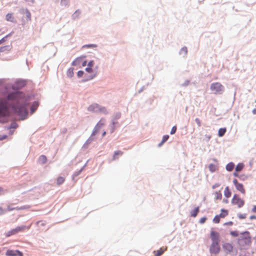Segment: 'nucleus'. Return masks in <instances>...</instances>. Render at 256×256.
<instances>
[{
    "mask_svg": "<svg viewBox=\"0 0 256 256\" xmlns=\"http://www.w3.org/2000/svg\"><path fill=\"white\" fill-rule=\"evenodd\" d=\"M7 256H16V250H8L6 252Z\"/></svg>",
    "mask_w": 256,
    "mask_h": 256,
    "instance_id": "nucleus-21",
    "label": "nucleus"
},
{
    "mask_svg": "<svg viewBox=\"0 0 256 256\" xmlns=\"http://www.w3.org/2000/svg\"><path fill=\"white\" fill-rule=\"evenodd\" d=\"M233 183L234 184L235 186L238 184L239 183L238 182V181L236 179H234L233 180Z\"/></svg>",
    "mask_w": 256,
    "mask_h": 256,
    "instance_id": "nucleus-46",
    "label": "nucleus"
},
{
    "mask_svg": "<svg viewBox=\"0 0 256 256\" xmlns=\"http://www.w3.org/2000/svg\"><path fill=\"white\" fill-rule=\"evenodd\" d=\"M36 224L40 228H42V227L46 226V222L45 221L40 220L36 222Z\"/></svg>",
    "mask_w": 256,
    "mask_h": 256,
    "instance_id": "nucleus-28",
    "label": "nucleus"
},
{
    "mask_svg": "<svg viewBox=\"0 0 256 256\" xmlns=\"http://www.w3.org/2000/svg\"><path fill=\"white\" fill-rule=\"evenodd\" d=\"M167 250V246H162L157 250L154 252V256H161Z\"/></svg>",
    "mask_w": 256,
    "mask_h": 256,
    "instance_id": "nucleus-12",
    "label": "nucleus"
},
{
    "mask_svg": "<svg viewBox=\"0 0 256 256\" xmlns=\"http://www.w3.org/2000/svg\"><path fill=\"white\" fill-rule=\"evenodd\" d=\"M88 110L94 112L108 114L107 110L105 107L101 106L97 104H94L90 106L88 108Z\"/></svg>",
    "mask_w": 256,
    "mask_h": 256,
    "instance_id": "nucleus-4",
    "label": "nucleus"
},
{
    "mask_svg": "<svg viewBox=\"0 0 256 256\" xmlns=\"http://www.w3.org/2000/svg\"><path fill=\"white\" fill-rule=\"evenodd\" d=\"M96 44H86L84 46V48H96Z\"/></svg>",
    "mask_w": 256,
    "mask_h": 256,
    "instance_id": "nucleus-36",
    "label": "nucleus"
},
{
    "mask_svg": "<svg viewBox=\"0 0 256 256\" xmlns=\"http://www.w3.org/2000/svg\"><path fill=\"white\" fill-rule=\"evenodd\" d=\"M240 237L238 240V243L241 249H246L251 244V237L248 232L246 231L241 234Z\"/></svg>",
    "mask_w": 256,
    "mask_h": 256,
    "instance_id": "nucleus-2",
    "label": "nucleus"
},
{
    "mask_svg": "<svg viewBox=\"0 0 256 256\" xmlns=\"http://www.w3.org/2000/svg\"><path fill=\"white\" fill-rule=\"evenodd\" d=\"M176 126H174L172 128V130L170 131V134H175V132H176Z\"/></svg>",
    "mask_w": 256,
    "mask_h": 256,
    "instance_id": "nucleus-34",
    "label": "nucleus"
},
{
    "mask_svg": "<svg viewBox=\"0 0 256 256\" xmlns=\"http://www.w3.org/2000/svg\"><path fill=\"white\" fill-rule=\"evenodd\" d=\"M30 208V206H24L21 207V208H16V210H23V209L28 208ZM14 209H16V208H12L10 206H8L7 210L8 211L12 210H14Z\"/></svg>",
    "mask_w": 256,
    "mask_h": 256,
    "instance_id": "nucleus-23",
    "label": "nucleus"
},
{
    "mask_svg": "<svg viewBox=\"0 0 256 256\" xmlns=\"http://www.w3.org/2000/svg\"><path fill=\"white\" fill-rule=\"evenodd\" d=\"M63 1H68V0H62V2Z\"/></svg>",
    "mask_w": 256,
    "mask_h": 256,
    "instance_id": "nucleus-59",
    "label": "nucleus"
},
{
    "mask_svg": "<svg viewBox=\"0 0 256 256\" xmlns=\"http://www.w3.org/2000/svg\"><path fill=\"white\" fill-rule=\"evenodd\" d=\"M210 238L212 242H220V235L217 232L212 230L210 232Z\"/></svg>",
    "mask_w": 256,
    "mask_h": 256,
    "instance_id": "nucleus-10",
    "label": "nucleus"
},
{
    "mask_svg": "<svg viewBox=\"0 0 256 256\" xmlns=\"http://www.w3.org/2000/svg\"><path fill=\"white\" fill-rule=\"evenodd\" d=\"M17 254H18V256H23V254L18 250H16V255Z\"/></svg>",
    "mask_w": 256,
    "mask_h": 256,
    "instance_id": "nucleus-47",
    "label": "nucleus"
},
{
    "mask_svg": "<svg viewBox=\"0 0 256 256\" xmlns=\"http://www.w3.org/2000/svg\"><path fill=\"white\" fill-rule=\"evenodd\" d=\"M228 215V212L227 210L222 209L221 210V213L219 214L220 218H224Z\"/></svg>",
    "mask_w": 256,
    "mask_h": 256,
    "instance_id": "nucleus-22",
    "label": "nucleus"
},
{
    "mask_svg": "<svg viewBox=\"0 0 256 256\" xmlns=\"http://www.w3.org/2000/svg\"><path fill=\"white\" fill-rule=\"evenodd\" d=\"M65 181V178L62 176H58L56 179V184L58 186H60Z\"/></svg>",
    "mask_w": 256,
    "mask_h": 256,
    "instance_id": "nucleus-19",
    "label": "nucleus"
},
{
    "mask_svg": "<svg viewBox=\"0 0 256 256\" xmlns=\"http://www.w3.org/2000/svg\"><path fill=\"white\" fill-rule=\"evenodd\" d=\"M4 194V190L3 188H2V187H0V196L3 194Z\"/></svg>",
    "mask_w": 256,
    "mask_h": 256,
    "instance_id": "nucleus-48",
    "label": "nucleus"
},
{
    "mask_svg": "<svg viewBox=\"0 0 256 256\" xmlns=\"http://www.w3.org/2000/svg\"><path fill=\"white\" fill-rule=\"evenodd\" d=\"M220 217L219 215H216L214 216V218H213V222L215 224H218L220 222Z\"/></svg>",
    "mask_w": 256,
    "mask_h": 256,
    "instance_id": "nucleus-29",
    "label": "nucleus"
},
{
    "mask_svg": "<svg viewBox=\"0 0 256 256\" xmlns=\"http://www.w3.org/2000/svg\"><path fill=\"white\" fill-rule=\"evenodd\" d=\"M224 88L220 82H214L211 84L210 90L214 94H220L224 90Z\"/></svg>",
    "mask_w": 256,
    "mask_h": 256,
    "instance_id": "nucleus-6",
    "label": "nucleus"
},
{
    "mask_svg": "<svg viewBox=\"0 0 256 256\" xmlns=\"http://www.w3.org/2000/svg\"><path fill=\"white\" fill-rule=\"evenodd\" d=\"M232 204L238 208H242L244 204V200L238 194H234L232 199Z\"/></svg>",
    "mask_w": 256,
    "mask_h": 256,
    "instance_id": "nucleus-5",
    "label": "nucleus"
},
{
    "mask_svg": "<svg viewBox=\"0 0 256 256\" xmlns=\"http://www.w3.org/2000/svg\"><path fill=\"white\" fill-rule=\"evenodd\" d=\"M236 188V190L240 191L242 194H246V190L244 188V186L242 184L239 183L238 184Z\"/></svg>",
    "mask_w": 256,
    "mask_h": 256,
    "instance_id": "nucleus-15",
    "label": "nucleus"
},
{
    "mask_svg": "<svg viewBox=\"0 0 256 256\" xmlns=\"http://www.w3.org/2000/svg\"><path fill=\"white\" fill-rule=\"evenodd\" d=\"M219 243L220 242H212L210 248V253L218 254L220 252V246Z\"/></svg>",
    "mask_w": 256,
    "mask_h": 256,
    "instance_id": "nucleus-8",
    "label": "nucleus"
},
{
    "mask_svg": "<svg viewBox=\"0 0 256 256\" xmlns=\"http://www.w3.org/2000/svg\"><path fill=\"white\" fill-rule=\"evenodd\" d=\"M84 74V72L82 70H79L78 72L77 75L78 77H82Z\"/></svg>",
    "mask_w": 256,
    "mask_h": 256,
    "instance_id": "nucleus-39",
    "label": "nucleus"
},
{
    "mask_svg": "<svg viewBox=\"0 0 256 256\" xmlns=\"http://www.w3.org/2000/svg\"><path fill=\"white\" fill-rule=\"evenodd\" d=\"M6 20L8 22H16V20H14V18L13 15L11 13L8 14L6 15Z\"/></svg>",
    "mask_w": 256,
    "mask_h": 256,
    "instance_id": "nucleus-16",
    "label": "nucleus"
},
{
    "mask_svg": "<svg viewBox=\"0 0 256 256\" xmlns=\"http://www.w3.org/2000/svg\"><path fill=\"white\" fill-rule=\"evenodd\" d=\"M100 122H98V125H99V124H100Z\"/></svg>",
    "mask_w": 256,
    "mask_h": 256,
    "instance_id": "nucleus-60",
    "label": "nucleus"
},
{
    "mask_svg": "<svg viewBox=\"0 0 256 256\" xmlns=\"http://www.w3.org/2000/svg\"><path fill=\"white\" fill-rule=\"evenodd\" d=\"M230 234L233 236H238V232L236 231H232L230 232Z\"/></svg>",
    "mask_w": 256,
    "mask_h": 256,
    "instance_id": "nucleus-35",
    "label": "nucleus"
},
{
    "mask_svg": "<svg viewBox=\"0 0 256 256\" xmlns=\"http://www.w3.org/2000/svg\"><path fill=\"white\" fill-rule=\"evenodd\" d=\"M22 13L26 14V20H23L22 24L24 26L26 22H28L31 21V14L30 12L28 9H22Z\"/></svg>",
    "mask_w": 256,
    "mask_h": 256,
    "instance_id": "nucleus-9",
    "label": "nucleus"
},
{
    "mask_svg": "<svg viewBox=\"0 0 256 256\" xmlns=\"http://www.w3.org/2000/svg\"><path fill=\"white\" fill-rule=\"evenodd\" d=\"M86 61L83 59L82 62V66H85L86 65Z\"/></svg>",
    "mask_w": 256,
    "mask_h": 256,
    "instance_id": "nucleus-44",
    "label": "nucleus"
},
{
    "mask_svg": "<svg viewBox=\"0 0 256 256\" xmlns=\"http://www.w3.org/2000/svg\"><path fill=\"white\" fill-rule=\"evenodd\" d=\"M244 165L242 163L238 164L235 168V172L234 173V175L235 176H238V172H240L244 168Z\"/></svg>",
    "mask_w": 256,
    "mask_h": 256,
    "instance_id": "nucleus-13",
    "label": "nucleus"
},
{
    "mask_svg": "<svg viewBox=\"0 0 256 256\" xmlns=\"http://www.w3.org/2000/svg\"><path fill=\"white\" fill-rule=\"evenodd\" d=\"M232 194L228 186H226L224 190V195L226 198L230 197Z\"/></svg>",
    "mask_w": 256,
    "mask_h": 256,
    "instance_id": "nucleus-17",
    "label": "nucleus"
},
{
    "mask_svg": "<svg viewBox=\"0 0 256 256\" xmlns=\"http://www.w3.org/2000/svg\"><path fill=\"white\" fill-rule=\"evenodd\" d=\"M195 122H196V124H198V126L200 127L201 126V122H200V120L199 118H196L195 119Z\"/></svg>",
    "mask_w": 256,
    "mask_h": 256,
    "instance_id": "nucleus-37",
    "label": "nucleus"
},
{
    "mask_svg": "<svg viewBox=\"0 0 256 256\" xmlns=\"http://www.w3.org/2000/svg\"><path fill=\"white\" fill-rule=\"evenodd\" d=\"M122 154H123V152H121V151H120V150H118V151L115 152H114V156H113V159L114 160H116V159L118 158V156L122 155Z\"/></svg>",
    "mask_w": 256,
    "mask_h": 256,
    "instance_id": "nucleus-27",
    "label": "nucleus"
},
{
    "mask_svg": "<svg viewBox=\"0 0 256 256\" xmlns=\"http://www.w3.org/2000/svg\"><path fill=\"white\" fill-rule=\"evenodd\" d=\"M40 160L42 163L44 164L46 162V158L45 156H41L39 158Z\"/></svg>",
    "mask_w": 256,
    "mask_h": 256,
    "instance_id": "nucleus-32",
    "label": "nucleus"
},
{
    "mask_svg": "<svg viewBox=\"0 0 256 256\" xmlns=\"http://www.w3.org/2000/svg\"><path fill=\"white\" fill-rule=\"evenodd\" d=\"M222 248L226 253H230L233 250V246L230 243H224L222 245Z\"/></svg>",
    "mask_w": 256,
    "mask_h": 256,
    "instance_id": "nucleus-11",
    "label": "nucleus"
},
{
    "mask_svg": "<svg viewBox=\"0 0 256 256\" xmlns=\"http://www.w3.org/2000/svg\"><path fill=\"white\" fill-rule=\"evenodd\" d=\"M208 168L211 172H214L216 170V166L214 164H210L209 165Z\"/></svg>",
    "mask_w": 256,
    "mask_h": 256,
    "instance_id": "nucleus-31",
    "label": "nucleus"
},
{
    "mask_svg": "<svg viewBox=\"0 0 256 256\" xmlns=\"http://www.w3.org/2000/svg\"><path fill=\"white\" fill-rule=\"evenodd\" d=\"M16 124H12L10 128H16Z\"/></svg>",
    "mask_w": 256,
    "mask_h": 256,
    "instance_id": "nucleus-53",
    "label": "nucleus"
},
{
    "mask_svg": "<svg viewBox=\"0 0 256 256\" xmlns=\"http://www.w3.org/2000/svg\"><path fill=\"white\" fill-rule=\"evenodd\" d=\"M226 132V128H220L218 130V136L221 137Z\"/></svg>",
    "mask_w": 256,
    "mask_h": 256,
    "instance_id": "nucleus-26",
    "label": "nucleus"
},
{
    "mask_svg": "<svg viewBox=\"0 0 256 256\" xmlns=\"http://www.w3.org/2000/svg\"><path fill=\"white\" fill-rule=\"evenodd\" d=\"M74 69L72 68H70L68 70L67 72V75L69 77H72L74 76Z\"/></svg>",
    "mask_w": 256,
    "mask_h": 256,
    "instance_id": "nucleus-30",
    "label": "nucleus"
},
{
    "mask_svg": "<svg viewBox=\"0 0 256 256\" xmlns=\"http://www.w3.org/2000/svg\"><path fill=\"white\" fill-rule=\"evenodd\" d=\"M85 58H86V56H80V57L76 58L72 62V65L76 66L80 64H82V62L83 59H84Z\"/></svg>",
    "mask_w": 256,
    "mask_h": 256,
    "instance_id": "nucleus-14",
    "label": "nucleus"
},
{
    "mask_svg": "<svg viewBox=\"0 0 256 256\" xmlns=\"http://www.w3.org/2000/svg\"><path fill=\"white\" fill-rule=\"evenodd\" d=\"M10 34H8L6 36L4 37L0 40V44H2L6 40V38L8 36H10Z\"/></svg>",
    "mask_w": 256,
    "mask_h": 256,
    "instance_id": "nucleus-33",
    "label": "nucleus"
},
{
    "mask_svg": "<svg viewBox=\"0 0 256 256\" xmlns=\"http://www.w3.org/2000/svg\"><path fill=\"white\" fill-rule=\"evenodd\" d=\"M6 49V46L0 48V52H3Z\"/></svg>",
    "mask_w": 256,
    "mask_h": 256,
    "instance_id": "nucleus-51",
    "label": "nucleus"
},
{
    "mask_svg": "<svg viewBox=\"0 0 256 256\" xmlns=\"http://www.w3.org/2000/svg\"><path fill=\"white\" fill-rule=\"evenodd\" d=\"M206 136V138H207V140H210V138H211V136H209V135H208V136Z\"/></svg>",
    "mask_w": 256,
    "mask_h": 256,
    "instance_id": "nucleus-54",
    "label": "nucleus"
},
{
    "mask_svg": "<svg viewBox=\"0 0 256 256\" xmlns=\"http://www.w3.org/2000/svg\"><path fill=\"white\" fill-rule=\"evenodd\" d=\"M6 210L2 208V207H0V215H2L4 214L6 212Z\"/></svg>",
    "mask_w": 256,
    "mask_h": 256,
    "instance_id": "nucleus-41",
    "label": "nucleus"
},
{
    "mask_svg": "<svg viewBox=\"0 0 256 256\" xmlns=\"http://www.w3.org/2000/svg\"><path fill=\"white\" fill-rule=\"evenodd\" d=\"M184 52L185 54L187 53V48H183L181 50V53Z\"/></svg>",
    "mask_w": 256,
    "mask_h": 256,
    "instance_id": "nucleus-43",
    "label": "nucleus"
},
{
    "mask_svg": "<svg viewBox=\"0 0 256 256\" xmlns=\"http://www.w3.org/2000/svg\"><path fill=\"white\" fill-rule=\"evenodd\" d=\"M106 132H104L103 134H102V136H104L105 134H106Z\"/></svg>",
    "mask_w": 256,
    "mask_h": 256,
    "instance_id": "nucleus-57",
    "label": "nucleus"
},
{
    "mask_svg": "<svg viewBox=\"0 0 256 256\" xmlns=\"http://www.w3.org/2000/svg\"><path fill=\"white\" fill-rule=\"evenodd\" d=\"M199 212V207L198 206L195 208L194 210H192L190 212V216L192 217L195 218L197 216Z\"/></svg>",
    "mask_w": 256,
    "mask_h": 256,
    "instance_id": "nucleus-18",
    "label": "nucleus"
},
{
    "mask_svg": "<svg viewBox=\"0 0 256 256\" xmlns=\"http://www.w3.org/2000/svg\"><path fill=\"white\" fill-rule=\"evenodd\" d=\"M224 202H226V203H228V200H224Z\"/></svg>",
    "mask_w": 256,
    "mask_h": 256,
    "instance_id": "nucleus-58",
    "label": "nucleus"
},
{
    "mask_svg": "<svg viewBox=\"0 0 256 256\" xmlns=\"http://www.w3.org/2000/svg\"><path fill=\"white\" fill-rule=\"evenodd\" d=\"M36 108H35V107L34 106H33L32 107V108H31V110H32V112H34V111L35 110Z\"/></svg>",
    "mask_w": 256,
    "mask_h": 256,
    "instance_id": "nucleus-50",
    "label": "nucleus"
},
{
    "mask_svg": "<svg viewBox=\"0 0 256 256\" xmlns=\"http://www.w3.org/2000/svg\"><path fill=\"white\" fill-rule=\"evenodd\" d=\"M238 217L240 219H244L246 218V214H239L238 215Z\"/></svg>",
    "mask_w": 256,
    "mask_h": 256,
    "instance_id": "nucleus-40",
    "label": "nucleus"
},
{
    "mask_svg": "<svg viewBox=\"0 0 256 256\" xmlns=\"http://www.w3.org/2000/svg\"><path fill=\"white\" fill-rule=\"evenodd\" d=\"M214 194L216 200H221L222 198V194L220 191L216 192Z\"/></svg>",
    "mask_w": 256,
    "mask_h": 256,
    "instance_id": "nucleus-25",
    "label": "nucleus"
},
{
    "mask_svg": "<svg viewBox=\"0 0 256 256\" xmlns=\"http://www.w3.org/2000/svg\"><path fill=\"white\" fill-rule=\"evenodd\" d=\"M234 164L231 162H230L228 163L226 166V170H228V171H229V172H231L232 170L234 169Z\"/></svg>",
    "mask_w": 256,
    "mask_h": 256,
    "instance_id": "nucleus-20",
    "label": "nucleus"
},
{
    "mask_svg": "<svg viewBox=\"0 0 256 256\" xmlns=\"http://www.w3.org/2000/svg\"><path fill=\"white\" fill-rule=\"evenodd\" d=\"M26 228H26V226H18L16 228L12 229L10 230V231H8L6 234V236H10L16 234L17 233L24 231Z\"/></svg>",
    "mask_w": 256,
    "mask_h": 256,
    "instance_id": "nucleus-7",
    "label": "nucleus"
},
{
    "mask_svg": "<svg viewBox=\"0 0 256 256\" xmlns=\"http://www.w3.org/2000/svg\"><path fill=\"white\" fill-rule=\"evenodd\" d=\"M252 112L254 114H256V108L254 109Z\"/></svg>",
    "mask_w": 256,
    "mask_h": 256,
    "instance_id": "nucleus-55",
    "label": "nucleus"
},
{
    "mask_svg": "<svg viewBox=\"0 0 256 256\" xmlns=\"http://www.w3.org/2000/svg\"><path fill=\"white\" fill-rule=\"evenodd\" d=\"M100 122H98V125H99V124H100Z\"/></svg>",
    "mask_w": 256,
    "mask_h": 256,
    "instance_id": "nucleus-61",
    "label": "nucleus"
},
{
    "mask_svg": "<svg viewBox=\"0 0 256 256\" xmlns=\"http://www.w3.org/2000/svg\"><path fill=\"white\" fill-rule=\"evenodd\" d=\"M6 138V136H4V137L0 138V140H2Z\"/></svg>",
    "mask_w": 256,
    "mask_h": 256,
    "instance_id": "nucleus-56",
    "label": "nucleus"
},
{
    "mask_svg": "<svg viewBox=\"0 0 256 256\" xmlns=\"http://www.w3.org/2000/svg\"><path fill=\"white\" fill-rule=\"evenodd\" d=\"M94 62L93 60H90L87 64V67L85 70L86 72L89 74V76L86 78V80H92L95 78L98 74V66H96L94 68Z\"/></svg>",
    "mask_w": 256,
    "mask_h": 256,
    "instance_id": "nucleus-3",
    "label": "nucleus"
},
{
    "mask_svg": "<svg viewBox=\"0 0 256 256\" xmlns=\"http://www.w3.org/2000/svg\"><path fill=\"white\" fill-rule=\"evenodd\" d=\"M253 212H256V206H254L252 210Z\"/></svg>",
    "mask_w": 256,
    "mask_h": 256,
    "instance_id": "nucleus-49",
    "label": "nucleus"
},
{
    "mask_svg": "<svg viewBox=\"0 0 256 256\" xmlns=\"http://www.w3.org/2000/svg\"><path fill=\"white\" fill-rule=\"evenodd\" d=\"M250 220L256 219V216H250Z\"/></svg>",
    "mask_w": 256,
    "mask_h": 256,
    "instance_id": "nucleus-52",
    "label": "nucleus"
},
{
    "mask_svg": "<svg viewBox=\"0 0 256 256\" xmlns=\"http://www.w3.org/2000/svg\"><path fill=\"white\" fill-rule=\"evenodd\" d=\"M224 226H232V225H233V222L232 221L224 223Z\"/></svg>",
    "mask_w": 256,
    "mask_h": 256,
    "instance_id": "nucleus-42",
    "label": "nucleus"
},
{
    "mask_svg": "<svg viewBox=\"0 0 256 256\" xmlns=\"http://www.w3.org/2000/svg\"><path fill=\"white\" fill-rule=\"evenodd\" d=\"M206 217H202L200 220V224H204L206 222Z\"/></svg>",
    "mask_w": 256,
    "mask_h": 256,
    "instance_id": "nucleus-38",
    "label": "nucleus"
},
{
    "mask_svg": "<svg viewBox=\"0 0 256 256\" xmlns=\"http://www.w3.org/2000/svg\"><path fill=\"white\" fill-rule=\"evenodd\" d=\"M169 138L168 135H164L163 136L162 142L158 144V146H162Z\"/></svg>",
    "mask_w": 256,
    "mask_h": 256,
    "instance_id": "nucleus-24",
    "label": "nucleus"
},
{
    "mask_svg": "<svg viewBox=\"0 0 256 256\" xmlns=\"http://www.w3.org/2000/svg\"><path fill=\"white\" fill-rule=\"evenodd\" d=\"M28 100L25 94L20 92L10 94L6 98H0V118L8 116L9 108L19 116L22 120L27 116Z\"/></svg>",
    "mask_w": 256,
    "mask_h": 256,
    "instance_id": "nucleus-1",
    "label": "nucleus"
},
{
    "mask_svg": "<svg viewBox=\"0 0 256 256\" xmlns=\"http://www.w3.org/2000/svg\"><path fill=\"white\" fill-rule=\"evenodd\" d=\"M220 186V184H218V183H216V184H214V185L212 186V188L213 189H214V188H216Z\"/></svg>",
    "mask_w": 256,
    "mask_h": 256,
    "instance_id": "nucleus-45",
    "label": "nucleus"
}]
</instances>
